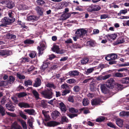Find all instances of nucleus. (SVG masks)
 Masks as SVG:
<instances>
[{"mask_svg":"<svg viewBox=\"0 0 129 129\" xmlns=\"http://www.w3.org/2000/svg\"><path fill=\"white\" fill-rule=\"evenodd\" d=\"M94 67H92L90 68L87 69V70H85L84 72V73L85 74L88 75L89 74L92 72L94 71Z\"/></svg>","mask_w":129,"mask_h":129,"instance_id":"19","label":"nucleus"},{"mask_svg":"<svg viewBox=\"0 0 129 129\" xmlns=\"http://www.w3.org/2000/svg\"><path fill=\"white\" fill-rule=\"evenodd\" d=\"M38 17L36 16L31 15L28 16L27 18V20L29 21L35 22L37 20Z\"/></svg>","mask_w":129,"mask_h":129,"instance_id":"13","label":"nucleus"},{"mask_svg":"<svg viewBox=\"0 0 129 129\" xmlns=\"http://www.w3.org/2000/svg\"><path fill=\"white\" fill-rule=\"evenodd\" d=\"M20 60H21V62L23 63H25L26 61L29 62V61L27 58L25 57L22 58L20 59Z\"/></svg>","mask_w":129,"mask_h":129,"instance_id":"47","label":"nucleus"},{"mask_svg":"<svg viewBox=\"0 0 129 129\" xmlns=\"http://www.w3.org/2000/svg\"><path fill=\"white\" fill-rule=\"evenodd\" d=\"M60 113L57 110H55L51 114L52 118L55 119L59 115Z\"/></svg>","mask_w":129,"mask_h":129,"instance_id":"14","label":"nucleus"},{"mask_svg":"<svg viewBox=\"0 0 129 129\" xmlns=\"http://www.w3.org/2000/svg\"><path fill=\"white\" fill-rule=\"evenodd\" d=\"M115 84V81L113 79L110 78L107 81L106 85L110 89H112L114 87Z\"/></svg>","mask_w":129,"mask_h":129,"instance_id":"6","label":"nucleus"},{"mask_svg":"<svg viewBox=\"0 0 129 129\" xmlns=\"http://www.w3.org/2000/svg\"><path fill=\"white\" fill-rule=\"evenodd\" d=\"M116 124L119 127H122L123 125V120L120 119H118L116 120Z\"/></svg>","mask_w":129,"mask_h":129,"instance_id":"20","label":"nucleus"},{"mask_svg":"<svg viewBox=\"0 0 129 129\" xmlns=\"http://www.w3.org/2000/svg\"><path fill=\"white\" fill-rule=\"evenodd\" d=\"M36 54L37 53L36 52L32 51L29 54V56L31 58H34L35 57Z\"/></svg>","mask_w":129,"mask_h":129,"instance_id":"43","label":"nucleus"},{"mask_svg":"<svg viewBox=\"0 0 129 129\" xmlns=\"http://www.w3.org/2000/svg\"><path fill=\"white\" fill-rule=\"evenodd\" d=\"M112 76L113 77H123L122 73L119 72H115L112 74Z\"/></svg>","mask_w":129,"mask_h":129,"instance_id":"23","label":"nucleus"},{"mask_svg":"<svg viewBox=\"0 0 129 129\" xmlns=\"http://www.w3.org/2000/svg\"><path fill=\"white\" fill-rule=\"evenodd\" d=\"M125 42L124 38H122L121 39H118L115 42V44L116 45H118L122 43Z\"/></svg>","mask_w":129,"mask_h":129,"instance_id":"34","label":"nucleus"},{"mask_svg":"<svg viewBox=\"0 0 129 129\" xmlns=\"http://www.w3.org/2000/svg\"><path fill=\"white\" fill-rule=\"evenodd\" d=\"M68 74L70 76H75L79 75V72L76 70L71 71L68 72Z\"/></svg>","mask_w":129,"mask_h":129,"instance_id":"17","label":"nucleus"},{"mask_svg":"<svg viewBox=\"0 0 129 129\" xmlns=\"http://www.w3.org/2000/svg\"><path fill=\"white\" fill-rule=\"evenodd\" d=\"M21 123L23 129H27L26 124L25 122L22 120L21 121Z\"/></svg>","mask_w":129,"mask_h":129,"instance_id":"48","label":"nucleus"},{"mask_svg":"<svg viewBox=\"0 0 129 129\" xmlns=\"http://www.w3.org/2000/svg\"><path fill=\"white\" fill-rule=\"evenodd\" d=\"M119 115L121 116H126V112L123 111L119 113Z\"/></svg>","mask_w":129,"mask_h":129,"instance_id":"60","label":"nucleus"},{"mask_svg":"<svg viewBox=\"0 0 129 129\" xmlns=\"http://www.w3.org/2000/svg\"><path fill=\"white\" fill-rule=\"evenodd\" d=\"M59 108L61 111L63 113H65L67 109L65 104L62 102H61L59 103Z\"/></svg>","mask_w":129,"mask_h":129,"instance_id":"12","label":"nucleus"},{"mask_svg":"<svg viewBox=\"0 0 129 129\" xmlns=\"http://www.w3.org/2000/svg\"><path fill=\"white\" fill-rule=\"evenodd\" d=\"M27 95L26 93L25 92H23L18 93V97L19 98H21L26 96Z\"/></svg>","mask_w":129,"mask_h":129,"instance_id":"38","label":"nucleus"},{"mask_svg":"<svg viewBox=\"0 0 129 129\" xmlns=\"http://www.w3.org/2000/svg\"><path fill=\"white\" fill-rule=\"evenodd\" d=\"M127 69L126 68H119L117 70V71L118 72H122L123 71H127Z\"/></svg>","mask_w":129,"mask_h":129,"instance_id":"61","label":"nucleus"},{"mask_svg":"<svg viewBox=\"0 0 129 129\" xmlns=\"http://www.w3.org/2000/svg\"><path fill=\"white\" fill-rule=\"evenodd\" d=\"M18 105V106L21 108H27L31 107L28 104L23 102L19 103Z\"/></svg>","mask_w":129,"mask_h":129,"instance_id":"9","label":"nucleus"},{"mask_svg":"<svg viewBox=\"0 0 129 129\" xmlns=\"http://www.w3.org/2000/svg\"><path fill=\"white\" fill-rule=\"evenodd\" d=\"M17 77H18L19 79H24L25 77V76L23 75H21V74L17 73Z\"/></svg>","mask_w":129,"mask_h":129,"instance_id":"50","label":"nucleus"},{"mask_svg":"<svg viewBox=\"0 0 129 129\" xmlns=\"http://www.w3.org/2000/svg\"><path fill=\"white\" fill-rule=\"evenodd\" d=\"M87 33L86 31L83 28H80L77 29L75 34L77 38H83Z\"/></svg>","mask_w":129,"mask_h":129,"instance_id":"3","label":"nucleus"},{"mask_svg":"<svg viewBox=\"0 0 129 129\" xmlns=\"http://www.w3.org/2000/svg\"><path fill=\"white\" fill-rule=\"evenodd\" d=\"M89 103V101L86 99H83L82 102L83 105L84 106H86L88 105Z\"/></svg>","mask_w":129,"mask_h":129,"instance_id":"39","label":"nucleus"},{"mask_svg":"<svg viewBox=\"0 0 129 129\" xmlns=\"http://www.w3.org/2000/svg\"><path fill=\"white\" fill-rule=\"evenodd\" d=\"M107 125L109 126L114 128H116V126L115 125L113 124L111 122H109L107 124Z\"/></svg>","mask_w":129,"mask_h":129,"instance_id":"49","label":"nucleus"},{"mask_svg":"<svg viewBox=\"0 0 129 129\" xmlns=\"http://www.w3.org/2000/svg\"><path fill=\"white\" fill-rule=\"evenodd\" d=\"M101 9V7L98 6L91 4L87 7V10L88 12L96 11L99 10Z\"/></svg>","mask_w":129,"mask_h":129,"instance_id":"4","label":"nucleus"},{"mask_svg":"<svg viewBox=\"0 0 129 129\" xmlns=\"http://www.w3.org/2000/svg\"><path fill=\"white\" fill-rule=\"evenodd\" d=\"M73 89L74 92H78L80 90V89L79 86H75L74 87Z\"/></svg>","mask_w":129,"mask_h":129,"instance_id":"46","label":"nucleus"},{"mask_svg":"<svg viewBox=\"0 0 129 129\" xmlns=\"http://www.w3.org/2000/svg\"><path fill=\"white\" fill-rule=\"evenodd\" d=\"M26 6L23 5H20L19 6V9L20 10L26 9Z\"/></svg>","mask_w":129,"mask_h":129,"instance_id":"57","label":"nucleus"},{"mask_svg":"<svg viewBox=\"0 0 129 129\" xmlns=\"http://www.w3.org/2000/svg\"><path fill=\"white\" fill-rule=\"evenodd\" d=\"M93 79V78L92 77H91L89 78L86 79L82 83H86L87 82H89V81Z\"/></svg>","mask_w":129,"mask_h":129,"instance_id":"62","label":"nucleus"},{"mask_svg":"<svg viewBox=\"0 0 129 129\" xmlns=\"http://www.w3.org/2000/svg\"><path fill=\"white\" fill-rule=\"evenodd\" d=\"M6 106L7 108L10 111H13L14 110V107L11 103L6 104Z\"/></svg>","mask_w":129,"mask_h":129,"instance_id":"16","label":"nucleus"},{"mask_svg":"<svg viewBox=\"0 0 129 129\" xmlns=\"http://www.w3.org/2000/svg\"><path fill=\"white\" fill-rule=\"evenodd\" d=\"M6 36L8 39H15L16 38V36L10 33H8L6 35Z\"/></svg>","mask_w":129,"mask_h":129,"instance_id":"18","label":"nucleus"},{"mask_svg":"<svg viewBox=\"0 0 129 129\" xmlns=\"http://www.w3.org/2000/svg\"><path fill=\"white\" fill-rule=\"evenodd\" d=\"M71 15V14L70 13H63L62 15V19L63 20H66Z\"/></svg>","mask_w":129,"mask_h":129,"instance_id":"21","label":"nucleus"},{"mask_svg":"<svg viewBox=\"0 0 129 129\" xmlns=\"http://www.w3.org/2000/svg\"><path fill=\"white\" fill-rule=\"evenodd\" d=\"M57 123L54 121H50L47 123L48 126L50 127L54 126L57 125Z\"/></svg>","mask_w":129,"mask_h":129,"instance_id":"25","label":"nucleus"},{"mask_svg":"<svg viewBox=\"0 0 129 129\" xmlns=\"http://www.w3.org/2000/svg\"><path fill=\"white\" fill-rule=\"evenodd\" d=\"M7 113L8 115L12 117H15L16 116V114L14 113L7 112Z\"/></svg>","mask_w":129,"mask_h":129,"instance_id":"64","label":"nucleus"},{"mask_svg":"<svg viewBox=\"0 0 129 129\" xmlns=\"http://www.w3.org/2000/svg\"><path fill=\"white\" fill-rule=\"evenodd\" d=\"M10 51L8 50L1 49H0V56L6 57L10 55Z\"/></svg>","mask_w":129,"mask_h":129,"instance_id":"7","label":"nucleus"},{"mask_svg":"<svg viewBox=\"0 0 129 129\" xmlns=\"http://www.w3.org/2000/svg\"><path fill=\"white\" fill-rule=\"evenodd\" d=\"M49 57L48 59L49 60H51L55 57L56 56L53 54H51L50 55H49Z\"/></svg>","mask_w":129,"mask_h":129,"instance_id":"58","label":"nucleus"},{"mask_svg":"<svg viewBox=\"0 0 129 129\" xmlns=\"http://www.w3.org/2000/svg\"><path fill=\"white\" fill-rule=\"evenodd\" d=\"M41 106L43 108H45L47 107V105L45 100H42L41 101Z\"/></svg>","mask_w":129,"mask_h":129,"instance_id":"37","label":"nucleus"},{"mask_svg":"<svg viewBox=\"0 0 129 129\" xmlns=\"http://www.w3.org/2000/svg\"><path fill=\"white\" fill-rule=\"evenodd\" d=\"M100 88L102 92L105 94L107 93L109 91L105 84L101 85Z\"/></svg>","mask_w":129,"mask_h":129,"instance_id":"11","label":"nucleus"},{"mask_svg":"<svg viewBox=\"0 0 129 129\" xmlns=\"http://www.w3.org/2000/svg\"><path fill=\"white\" fill-rule=\"evenodd\" d=\"M35 69V67H34V66L32 65L30 66L29 68L28 69L27 71L30 73L31 72L34 71Z\"/></svg>","mask_w":129,"mask_h":129,"instance_id":"56","label":"nucleus"},{"mask_svg":"<svg viewBox=\"0 0 129 129\" xmlns=\"http://www.w3.org/2000/svg\"><path fill=\"white\" fill-rule=\"evenodd\" d=\"M108 17V15L106 14H104L101 16L100 18L101 19H106Z\"/></svg>","mask_w":129,"mask_h":129,"instance_id":"63","label":"nucleus"},{"mask_svg":"<svg viewBox=\"0 0 129 129\" xmlns=\"http://www.w3.org/2000/svg\"><path fill=\"white\" fill-rule=\"evenodd\" d=\"M101 102V100L99 98H96L93 99L91 101V103L92 106L100 105Z\"/></svg>","mask_w":129,"mask_h":129,"instance_id":"8","label":"nucleus"},{"mask_svg":"<svg viewBox=\"0 0 129 129\" xmlns=\"http://www.w3.org/2000/svg\"><path fill=\"white\" fill-rule=\"evenodd\" d=\"M36 2L39 6H43L45 4V2L43 0H37Z\"/></svg>","mask_w":129,"mask_h":129,"instance_id":"36","label":"nucleus"},{"mask_svg":"<svg viewBox=\"0 0 129 129\" xmlns=\"http://www.w3.org/2000/svg\"><path fill=\"white\" fill-rule=\"evenodd\" d=\"M114 87L117 88L118 90H121L123 88V86L120 84L116 83Z\"/></svg>","mask_w":129,"mask_h":129,"instance_id":"32","label":"nucleus"},{"mask_svg":"<svg viewBox=\"0 0 129 129\" xmlns=\"http://www.w3.org/2000/svg\"><path fill=\"white\" fill-rule=\"evenodd\" d=\"M24 43L25 44H33L34 43V41L33 40H31L30 39H27L25 40Z\"/></svg>","mask_w":129,"mask_h":129,"instance_id":"35","label":"nucleus"},{"mask_svg":"<svg viewBox=\"0 0 129 129\" xmlns=\"http://www.w3.org/2000/svg\"><path fill=\"white\" fill-rule=\"evenodd\" d=\"M40 46L37 47V49L38 51V55L40 56V55H42L43 53V51L46 48L47 46H46L45 43L43 42L40 43Z\"/></svg>","mask_w":129,"mask_h":129,"instance_id":"5","label":"nucleus"},{"mask_svg":"<svg viewBox=\"0 0 129 129\" xmlns=\"http://www.w3.org/2000/svg\"><path fill=\"white\" fill-rule=\"evenodd\" d=\"M42 113L45 117V121H47L49 120L50 118V116L47 114L46 111L43 110Z\"/></svg>","mask_w":129,"mask_h":129,"instance_id":"26","label":"nucleus"},{"mask_svg":"<svg viewBox=\"0 0 129 129\" xmlns=\"http://www.w3.org/2000/svg\"><path fill=\"white\" fill-rule=\"evenodd\" d=\"M87 43L89 46L91 47H94L95 46L94 42L91 41H87Z\"/></svg>","mask_w":129,"mask_h":129,"instance_id":"53","label":"nucleus"},{"mask_svg":"<svg viewBox=\"0 0 129 129\" xmlns=\"http://www.w3.org/2000/svg\"><path fill=\"white\" fill-rule=\"evenodd\" d=\"M105 118L104 116H101L99 117L96 119V121L97 122H101L103 121L105 119Z\"/></svg>","mask_w":129,"mask_h":129,"instance_id":"41","label":"nucleus"},{"mask_svg":"<svg viewBox=\"0 0 129 129\" xmlns=\"http://www.w3.org/2000/svg\"><path fill=\"white\" fill-rule=\"evenodd\" d=\"M41 79L39 78H37L35 81V83L33 85V86L36 87H38L41 85Z\"/></svg>","mask_w":129,"mask_h":129,"instance_id":"15","label":"nucleus"},{"mask_svg":"<svg viewBox=\"0 0 129 129\" xmlns=\"http://www.w3.org/2000/svg\"><path fill=\"white\" fill-rule=\"evenodd\" d=\"M69 110L70 112L72 113H77L78 112L77 109L73 108H69Z\"/></svg>","mask_w":129,"mask_h":129,"instance_id":"40","label":"nucleus"},{"mask_svg":"<svg viewBox=\"0 0 129 129\" xmlns=\"http://www.w3.org/2000/svg\"><path fill=\"white\" fill-rule=\"evenodd\" d=\"M0 113L2 115L4 116L5 115V110L4 107L1 105H0Z\"/></svg>","mask_w":129,"mask_h":129,"instance_id":"44","label":"nucleus"},{"mask_svg":"<svg viewBox=\"0 0 129 129\" xmlns=\"http://www.w3.org/2000/svg\"><path fill=\"white\" fill-rule=\"evenodd\" d=\"M67 115L70 118H72L74 117H77L78 116V115L77 114H68Z\"/></svg>","mask_w":129,"mask_h":129,"instance_id":"54","label":"nucleus"},{"mask_svg":"<svg viewBox=\"0 0 129 129\" xmlns=\"http://www.w3.org/2000/svg\"><path fill=\"white\" fill-rule=\"evenodd\" d=\"M13 15L12 12H9L8 14L9 18L5 17L2 19L1 22L2 23L0 24L1 28L3 29L4 27H7V25L11 24L15 21V19Z\"/></svg>","mask_w":129,"mask_h":129,"instance_id":"1","label":"nucleus"},{"mask_svg":"<svg viewBox=\"0 0 129 129\" xmlns=\"http://www.w3.org/2000/svg\"><path fill=\"white\" fill-rule=\"evenodd\" d=\"M70 91V90L69 89L65 90L62 92L61 95L62 96L65 95L69 93Z\"/></svg>","mask_w":129,"mask_h":129,"instance_id":"52","label":"nucleus"},{"mask_svg":"<svg viewBox=\"0 0 129 129\" xmlns=\"http://www.w3.org/2000/svg\"><path fill=\"white\" fill-rule=\"evenodd\" d=\"M49 63L48 62H46L44 63L41 67V69L43 71H45V69L48 67V65Z\"/></svg>","mask_w":129,"mask_h":129,"instance_id":"29","label":"nucleus"},{"mask_svg":"<svg viewBox=\"0 0 129 129\" xmlns=\"http://www.w3.org/2000/svg\"><path fill=\"white\" fill-rule=\"evenodd\" d=\"M46 86L47 87L52 88L54 89H55L56 88V86H55L53 83L51 84L49 83H48L46 85Z\"/></svg>","mask_w":129,"mask_h":129,"instance_id":"45","label":"nucleus"},{"mask_svg":"<svg viewBox=\"0 0 129 129\" xmlns=\"http://www.w3.org/2000/svg\"><path fill=\"white\" fill-rule=\"evenodd\" d=\"M24 111L30 115H34L35 112V111L33 109H25Z\"/></svg>","mask_w":129,"mask_h":129,"instance_id":"22","label":"nucleus"},{"mask_svg":"<svg viewBox=\"0 0 129 129\" xmlns=\"http://www.w3.org/2000/svg\"><path fill=\"white\" fill-rule=\"evenodd\" d=\"M32 81L31 80H28L25 81L24 83L25 86H27L28 85H31L32 84Z\"/></svg>","mask_w":129,"mask_h":129,"instance_id":"33","label":"nucleus"},{"mask_svg":"<svg viewBox=\"0 0 129 129\" xmlns=\"http://www.w3.org/2000/svg\"><path fill=\"white\" fill-rule=\"evenodd\" d=\"M61 120L63 122H68V119L65 116H63L61 117Z\"/></svg>","mask_w":129,"mask_h":129,"instance_id":"51","label":"nucleus"},{"mask_svg":"<svg viewBox=\"0 0 129 129\" xmlns=\"http://www.w3.org/2000/svg\"><path fill=\"white\" fill-rule=\"evenodd\" d=\"M89 61V59L87 57H84L81 60V62L82 65L86 64Z\"/></svg>","mask_w":129,"mask_h":129,"instance_id":"27","label":"nucleus"},{"mask_svg":"<svg viewBox=\"0 0 129 129\" xmlns=\"http://www.w3.org/2000/svg\"><path fill=\"white\" fill-rule=\"evenodd\" d=\"M111 58V60H114L116 59L117 57V54L115 53H112L110 54V57Z\"/></svg>","mask_w":129,"mask_h":129,"instance_id":"42","label":"nucleus"},{"mask_svg":"<svg viewBox=\"0 0 129 129\" xmlns=\"http://www.w3.org/2000/svg\"><path fill=\"white\" fill-rule=\"evenodd\" d=\"M41 93L43 97L48 99H51L54 94L51 88H47L42 91Z\"/></svg>","mask_w":129,"mask_h":129,"instance_id":"2","label":"nucleus"},{"mask_svg":"<svg viewBox=\"0 0 129 129\" xmlns=\"http://www.w3.org/2000/svg\"><path fill=\"white\" fill-rule=\"evenodd\" d=\"M35 9L39 15L40 16L43 15L44 9L43 8L38 6L36 7Z\"/></svg>","mask_w":129,"mask_h":129,"instance_id":"10","label":"nucleus"},{"mask_svg":"<svg viewBox=\"0 0 129 129\" xmlns=\"http://www.w3.org/2000/svg\"><path fill=\"white\" fill-rule=\"evenodd\" d=\"M75 82L76 81L74 79H70L67 80V82L70 84L75 83Z\"/></svg>","mask_w":129,"mask_h":129,"instance_id":"59","label":"nucleus"},{"mask_svg":"<svg viewBox=\"0 0 129 129\" xmlns=\"http://www.w3.org/2000/svg\"><path fill=\"white\" fill-rule=\"evenodd\" d=\"M51 49L52 51L54 52H55L57 53L58 52L59 50V46L56 45L54 46Z\"/></svg>","mask_w":129,"mask_h":129,"instance_id":"30","label":"nucleus"},{"mask_svg":"<svg viewBox=\"0 0 129 129\" xmlns=\"http://www.w3.org/2000/svg\"><path fill=\"white\" fill-rule=\"evenodd\" d=\"M15 80V78L12 76H10L9 77L8 79V81L13 83L14 82Z\"/></svg>","mask_w":129,"mask_h":129,"instance_id":"55","label":"nucleus"},{"mask_svg":"<svg viewBox=\"0 0 129 129\" xmlns=\"http://www.w3.org/2000/svg\"><path fill=\"white\" fill-rule=\"evenodd\" d=\"M14 6V4L11 1H9L7 3V7L10 9L13 8Z\"/></svg>","mask_w":129,"mask_h":129,"instance_id":"31","label":"nucleus"},{"mask_svg":"<svg viewBox=\"0 0 129 129\" xmlns=\"http://www.w3.org/2000/svg\"><path fill=\"white\" fill-rule=\"evenodd\" d=\"M32 93L36 100H38L39 99V94L36 90H33Z\"/></svg>","mask_w":129,"mask_h":129,"instance_id":"24","label":"nucleus"},{"mask_svg":"<svg viewBox=\"0 0 129 129\" xmlns=\"http://www.w3.org/2000/svg\"><path fill=\"white\" fill-rule=\"evenodd\" d=\"M121 82L122 83H129V77H126L122 79L121 80Z\"/></svg>","mask_w":129,"mask_h":129,"instance_id":"28","label":"nucleus"}]
</instances>
